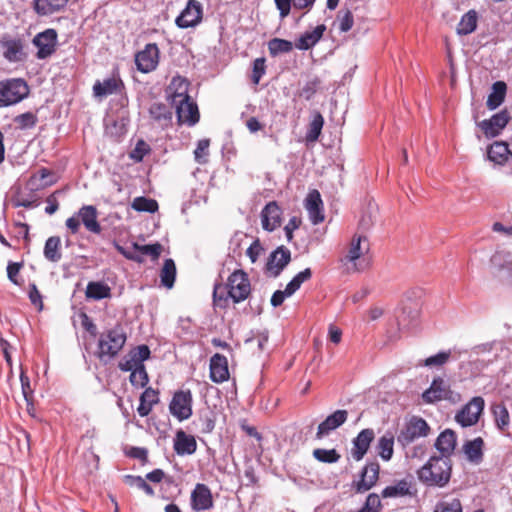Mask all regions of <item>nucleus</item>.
I'll list each match as a JSON object with an SVG mask.
<instances>
[{
	"instance_id": "nucleus-15",
	"label": "nucleus",
	"mask_w": 512,
	"mask_h": 512,
	"mask_svg": "<svg viewBox=\"0 0 512 512\" xmlns=\"http://www.w3.org/2000/svg\"><path fill=\"white\" fill-rule=\"evenodd\" d=\"M348 419V411L339 409L328 415L317 428L315 438L321 440L342 426Z\"/></svg>"
},
{
	"instance_id": "nucleus-40",
	"label": "nucleus",
	"mask_w": 512,
	"mask_h": 512,
	"mask_svg": "<svg viewBox=\"0 0 512 512\" xmlns=\"http://www.w3.org/2000/svg\"><path fill=\"white\" fill-rule=\"evenodd\" d=\"M394 446V435L390 432L385 433L379 438L377 444V450L380 457L388 461L392 458Z\"/></svg>"
},
{
	"instance_id": "nucleus-23",
	"label": "nucleus",
	"mask_w": 512,
	"mask_h": 512,
	"mask_svg": "<svg viewBox=\"0 0 512 512\" xmlns=\"http://www.w3.org/2000/svg\"><path fill=\"white\" fill-rule=\"evenodd\" d=\"M229 369L227 358L219 353L213 355L210 359V379L214 383H223L229 379Z\"/></svg>"
},
{
	"instance_id": "nucleus-45",
	"label": "nucleus",
	"mask_w": 512,
	"mask_h": 512,
	"mask_svg": "<svg viewBox=\"0 0 512 512\" xmlns=\"http://www.w3.org/2000/svg\"><path fill=\"white\" fill-rule=\"evenodd\" d=\"M151 117L166 125L172 118V112L170 108L163 103H153L149 109Z\"/></svg>"
},
{
	"instance_id": "nucleus-30",
	"label": "nucleus",
	"mask_w": 512,
	"mask_h": 512,
	"mask_svg": "<svg viewBox=\"0 0 512 512\" xmlns=\"http://www.w3.org/2000/svg\"><path fill=\"white\" fill-rule=\"evenodd\" d=\"M325 31L326 26L324 24L316 26L312 31H306L296 42V48L299 50L310 49L319 42Z\"/></svg>"
},
{
	"instance_id": "nucleus-56",
	"label": "nucleus",
	"mask_w": 512,
	"mask_h": 512,
	"mask_svg": "<svg viewBox=\"0 0 512 512\" xmlns=\"http://www.w3.org/2000/svg\"><path fill=\"white\" fill-rule=\"evenodd\" d=\"M23 267V262L9 261L7 265V277L15 285L20 286L22 282L19 280L18 275Z\"/></svg>"
},
{
	"instance_id": "nucleus-29",
	"label": "nucleus",
	"mask_w": 512,
	"mask_h": 512,
	"mask_svg": "<svg viewBox=\"0 0 512 512\" xmlns=\"http://www.w3.org/2000/svg\"><path fill=\"white\" fill-rule=\"evenodd\" d=\"M456 434L451 429H446L439 434L435 441V448L440 452V456L451 458L456 447Z\"/></svg>"
},
{
	"instance_id": "nucleus-51",
	"label": "nucleus",
	"mask_w": 512,
	"mask_h": 512,
	"mask_svg": "<svg viewBox=\"0 0 512 512\" xmlns=\"http://www.w3.org/2000/svg\"><path fill=\"white\" fill-rule=\"evenodd\" d=\"M37 121V115L30 111L17 115L14 118V122L17 124V127L21 130L31 129L35 127Z\"/></svg>"
},
{
	"instance_id": "nucleus-49",
	"label": "nucleus",
	"mask_w": 512,
	"mask_h": 512,
	"mask_svg": "<svg viewBox=\"0 0 512 512\" xmlns=\"http://www.w3.org/2000/svg\"><path fill=\"white\" fill-rule=\"evenodd\" d=\"M312 276V271L310 268H306L303 271L296 274L292 280L286 285L287 286V293L288 294H294L301 285L309 280Z\"/></svg>"
},
{
	"instance_id": "nucleus-57",
	"label": "nucleus",
	"mask_w": 512,
	"mask_h": 512,
	"mask_svg": "<svg viewBox=\"0 0 512 512\" xmlns=\"http://www.w3.org/2000/svg\"><path fill=\"white\" fill-rule=\"evenodd\" d=\"M319 85L320 80L318 78H314L306 82L300 91V96L305 98L306 100H310L317 92Z\"/></svg>"
},
{
	"instance_id": "nucleus-14",
	"label": "nucleus",
	"mask_w": 512,
	"mask_h": 512,
	"mask_svg": "<svg viewBox=\"0 0 512 512\" xmlns=\"http://www.w3.org/2000/svg\"><path fill=\"white\" fill-rule=\"evenodd\" d=\"M32 42L38 48L36 57L38 59H45L55 52L57 33L54 29H46L38 33Z\"/></svg>"
},
{
	"instance_id": "nucleus-7",
	"label": "nucleus",
	"mask_w": 512,
	"mask_h": 512,
	"mask_svg": "<svg viewBox=\"0 0 512 512\" xmlns=\"http://www.w3.org/2000/svg\"><path fill=\"white\" fill-rule=\"evenodd\" d=\"M429 431L430 427L423 418L413 416L397 435V441L401 446L406 447L416 439L426 437Z\"/></svg>"
},
{
	"instance_id": "nucleus-4",
	"label": "nucleus",
	"mask_w": 512,
	"mask_h": 512,
	"mask_svg": "<svg viewBox=\"0 0 512 512\" xmlns=\"http://www.w3.org/2000/svg\"><path fill=\"white\" fill-rule=\"evenodd\" d=\"M81 224L92 234H100L102 227L98 221V210L93 205H83L73 216L69 217L65 225L71 234L79 232Z\"/></svg>"
},
{
	"instance_id": "nucleus-32",
	"label": "nucleus",
	"mask_w": 512,
	"mask_h": 512,
	"mask_svg": "<svg viewBox=\"0 0 512 512\" xmlns=\"http://www.w3.org/2000/svg\"><path fill=\"white\" fill-rule=\"evenodd\" d=\"M159 402V392L151 387H148L140 396V403L137 412L141 417H146L150 414L153 406Z\"/></svg>"
},
{
	"instance_id": "nucleus-13",
	"label": "nucleus",
	"mask_w": 512,
	"mask_h": 512,
	"mask_svg": "<svg viewBox=\"0 0 512 512\" xmlns=\"http://www.w3.org/2000/svg\"><path fill=\"white\" fill-rule=\"evenodd\" d=\"M380 465L377 462L367 463L360 473V478L352 484L356 493H365L378 481Z\"/></svg>"
},
{
	"instance_id": "nucleus-39",
	"label": "nucleus",
	"mask_w": 512,
	"mask_h": 512,
	"mask_svg": "<svg viewBox=\"0 0 512 512\" xmlns=\"http://www.w3.org/2000/svg\"><path fill=\"white\" fill-rule=\"evenodd\" d=\"M491 262L494 266L498 267L507 277L512 278V254L504 251L496 252Z\"/></svg>"
},
{
	"instance_id": "nucleus-42",
	"label": "nucleus",
	"mask_w": 512,
	"mask_h": 512,
	"mask_svg": "<svg viewBox=\"0 0 512 512\" xmlns=\"http://www.w3.org/2000/svg\"><path fill=\"white\" fill-rule=\"evenodd\" d=\"M176 277V266L172 259H166L160 272L161 283L166 288L173 287Z\"/></svg>"
},
{
	"instance_id": "nucleus-58",
	"label": "nucleus",
	"mask_w": 512,
	"mask_h": 512,
	"mask_svg": "<svg viewBox=\"0 0 512 512\" xmlns=\"http://www.w3.org/2000/svg\"><path fill=\"white\" fill-rule=\"evenodd\" d=\"M265 74V59L257 58L253 62V74L252 80L255 84H258L262 76Z\"/></svg>"
},
{
	"instance_id": "nucleus-20",
	"label": "nucleus",
	"mask_w": 512,
	"mask_h": 512,
	"mask_svg": "<svg viewBox=\"0 0 512 512\" xmlns=\"http://www.w3.org/2000/svg\"><path fill=\"white\" fill-rule=\"evenodd\" d=\"M290 260V250L284 246H280L270 254L267 262V270L271 272L274 277H277Z\"/></svg>"
},
{
	"instance_id": "nucleus-5",
	"label": "nucleus",
	"mask_w": 512,
	"mask_h": 512,
	"mask_svg": "<svg viewBox=\"0 0 512 512\" xmlns=\"http://www.w3.org/2000/svg\"><path fill=\"white\" fill-rule=\"evenodd\" d=\"M126 340V333L120 325L106 330L99 337L98 357L101 360L114 358L123 348Z\"/></svg>"
},
{
	"instance_id": "nucleus-27",
	"label": "nucleus",
	"mask_w": 512,
	"mask_h": 512,
	"mask_svg": "<svg viewBox=\"0 0 512 512\" xmlns=\"http://www.w3.org/2000/svg\"><path fill=\"white\" fill-rule=\"evenodd\" d=\"M124 87L123 82L115 77L96 81L93 85V94L95 97L104 98L114 93L121 92Z\"/></svg>"
},
{
	"instance_id": "nucleus-11",
	"label": "nucleus",
	"mask_w": 512,
	"mask_h": 512,
	"mask_svg": "<svg viewBox=\"0 0 512 512\" xmlns=\"http://www.w3.org/2000/svg\"><path fill=\"white\" fill-rule=\"evenodd\" d=\"M150 349L147 345H139L130 350L118 363L121 371L132 372L144 366L143 362L150 357Z\"/></svg>"
},
{
	"instance_id": "nucleus-10",
	"label": "nucleus",
	"mask_w": 512,
	"mask_h": 512,
	"mask_svg": "<svg viewBox=\"0 0 512 512\" xmlns=\"http://www.w3.org/2000/svg\"><path fill=\"white\" fill-rule=\"evenodd\" d=\"M202 16V4L197 0H188L186 7L176 18L175 23L182 29L195 27L202 21Z\"/></svg>"
},
{
	"instance_id": "nucleus-2",
	"label": "nucleus",
	"mask_w": 512,
	"mask_h": 512,
	"mask_svg": "<svg viewBox=\"0 0 512 512\" xmlns=\"http://www.w3.org/2000/svg\"><path fill=\"white\" fill-rule=\"evenodd\" d=\"M452 475V460L445 456H431L417 471L421 483L429 487H445Z\"/></svg>"
},
{
	"instance_id": "nucleus-43",
	"label": "nucleus",
	"mask_w": 512,
	"mask_h": 512,
	"mask_svg": "<svg viewBox=\"0 0 512 512\" xmlns=\"http://www.w3.org/2000/svg\"><path fill=\"white\" fill-rule=\"evenodd\" d=\"M492 413L494 416L495 424L497 428L501 431H505L509 428L510 425V415L503 404H496L492 408Z\"/></svg>"
},
{
	"instance_id": "nucleus-22",
	"label": "nucleus",
	"mask_w": 512,
	"mask_h": 512,
	"mask_svg": "<svg viewBox=\"0 0 512 512\" xmlns=\"http://www.w3.org/2000/svg\"><path fill=\"white\" fill-rule=\"evenodd\" d=\"M375 433L373 429H363L353 440L352 457L356 461H360L367 453L370 444L374 440Z\"/></svg>"
},
{
	"instance_id": "nucleus-53",
	"label": "nucleus",
	"mask_w": 512,
	"mask_h": 512,
	"mask_svg": "<svg viewBox=\"0 0 512 512\" xmlns=\"http://www.w3.org/2000/svg\"><path fill=\"white\" fill-rule=\"evenodd\" d=\"M433 512H462V505L459 499L440 501L436 504Z\"/></svg>"
},
{
	"instance_id": "nucleus-33",
	"label": "nucleus",
	"mask_w": 512,
	"mask_h": 512,
	"mask_svg": "<svg viewBox=\"0 0 512 512\" xmlns=\"http://www.w3.org/2000/svg\"><path fill=\"white\" fill-rule=\"evenodd\" d=\"M34 10L38 15H52L62 10L68 3V0H33Z\"/></svg>"
},
{
	"instance_id": "nucleus-35",
	"label": "nucleus",
	"mask_w": 512,
	"mask_h": 512,
	"mask_svg": "<svg viewBox=\"0 0 512 512\" xmlns=\"http://www.w3.org/2000/svg\"><path fill=\"white\" fill-rule=\"evenodd\" d=\"M43 254L49 262L57 263L61 260V239L59 236H51L46 240Z\"/></svg>"
},
{
	"instance_id": "nucleus-19",
	"label": "nucleus",
	"mask_w": 512,
	"mask_h": 512,
	"mask_svg": "<svg viewBox=\"0 0 512 512\" xmlns=\"http://www.w3.org/2000/svg\"><path fill=\"white\" fill-rule=\"evenodd\" d=\"M305 208L312 224L317 225L324 221L323 201L318 190H312L308 193L305 199Z\"/></svg>"
},
{
	"instance_id": "nucleus-8",
	"label": "nucleus",
	"mask_w": 512,
	"mask_h": 512,
	"mask_svg": "<svg viewBox=\"0 0 512 512\" xmlns=\"http://www.w3.org/2000/svg\"><path fill=\"white\" fill-rule=\"evenodd\" d=\"M484 407V399L475 396L456 413L455 421L462 427H471L479 421Z\"/></svg>"
},
{
	"instance_id": "nucleus-60",
	"label": "nucleus",
	"mask_w": 512,
	"mask_h": 512,
	"mask_svg": "<svg viewBox=\"0 0 512 512\" xmlns=\"http://www.w3.org/2000/svg\"><path fill=\"white\" fill-rule=\"evenodd\" d=\"M149 152V147L148 145L140 140L135 148L133 149V151L131 152L130 154V157L135 160L136 162H140L143 160L144 156Z\"/></svg>"
},
{
	"instance_id": "nucleus-28",
	"label": "nucleus",
	"mask_w": 512,
	"mask_h": 512,
	"mask_svg": "<svg viewBox=\"0 0 512 512\" xmlns=\"http://www.w3.org/2000/svg\"><path fill=\"white\" fill-rule=\"evenodd\" d=\"M173 448L178 455H191L195 453L197 443L194 436L179 430L176 432Z\"/></svg>"
},
{
	"instance_id": "nucleus-62",
	"label": "nucleus",
	"mask_w": 512,
	"mask_h": 512,
	"mask_svg": "<svg viewBox=\"0 0 512 512\" xmlns=\"http://www.w3.org/2000/svg\"><path fill=\"white\" fill-rule=\"evenodd\" d=\"M364 506L371 512H378L381 507V500L376 493H371L367 496Z\"/></svg>"
},
{
	"instance_id": "nucleus-50",
	"label": "nucleus",
	"mask_w": 512,
	"mask_h": 512,
	"mask_svg": "<svg viewBox=\"0 0 512 512\" xmlns=\"http://www.w3.org/2000/svg\"><path fill=\"white\" fill-rule=\"evenodd\" d=\"M452 350L440 351L435 355L426 358L423 365L426 367H442L445 365L452 356Z\"/></svg>"
},
{
	"instance_id": "nucleus-36",
	"label": "nucleus",
	"mask_w": 512,
	"mask_h": 512,
	"mask_svg": "<svg viewBox=\"0 0 512 512\" xmlns=\"http://www.w3.org/2000/svg\"><path fill=\"white\" fill-rule=\"evenodd\" d=\"M85 295L89 299L102 300L111 296V289L104 282L91 281L86 286Z\"/></svg>"
},
{
	"instance_id": "nucleus-25",
	"label": "nucleus",
	"mask_w": 512,
	"mask_h": 512,
	"mask_svg": "<svg viewBox=\"0 0 512 512\" xmlns=\"http://www.w3.org/2000/svg\"><path fill=\"white\" fill-rule=\"evenodd\" d=\"M282 211L277 202L271 201L263 208L261 212V222L263 229L274 231L281 224Z\"/></svg>"
},
{
	"instance_id": "nucleus-26",
	"label": "nucleus",
	"mask_w": 512,
	"mask_h": 512,
	"mask_svg": "<svg viewBox=\"0 0 512 512\" xmlns=\"http://www.w3.org/2000/svg\"><path fill=\"white\" fill-rule=\"evenodd\" d=\"M188 87L189 82L185 78L180 76L173 77L167 89L168 98L171 103L189 100Z\"/></svg>"
},
{
	"instance_id": "nucleus-63",
	"label": "nucleus",
	"mask_w": 512,
	"mask_h": 512,
	"mask_svg": "<svg viewBox=\"0 0 512 512\" xmlns=\"http://www.w3.org/2000/svg\"><path fill=\"white\" fill-rule=\"evenodd\" d=\"M29 299L33 305L38 306L39 309H42V296L34 283L29 285Z\"/></svg>"
},
{
	"instance_id": "nucleus-24",
	"label": "nucleus",
	"mask_w": 512,
	"mask_h": 512,
	"mask_svg": "<svg viewBox=\"0 0 512 512\" xmlns=\"http://www.w3.org/2000/svg\"><path fill=\"white\" fill-rule=\"evenodd\" d=\"M509 119L510 117L507 111L504 110L494 114L489 120H483L479 126L483 130L486 137H496L507 125Z\"/></svg>"
},
{
	"instance_id": "nucleus-47",
	"label": "nucleus",
	"mask_w": 512,
	"mask_h": 512,
	"mask_svg": "<svg viewBox=\"0 0 512 512\" xmlns=\"http://www.w3.org/2000/svg\"><path fill=\"white\" fill-rule=\"evenodd\" d=\"M323 125H324V118L319 112H317L309 124V128L306 133V140L308 142H315L316 140H318V138L321 134Z\"/></svg>"
},
{
	"instance_id": "nucleus-37",
	"label": "nucleus",
	"mask_w": 512,
	"mask_h": 512,
	"mask_svg": "<svg viewBox=\"0 0 512 512\" xmlns=\"http://www.w3.org/2000/svg\"><path fill=\"white\" fill-rule=\"evenodd\" d=\"M488 158L496 164H504L511 152L505 142H494L488 149Z\"/></svg>"
},
{
	"instance_id": "nucleus-55",
	"label": "nucleus",
	"mask_w": 512,
	"mask_h": 512,
	"mask_svg": "<svg viewBox=\"0 0 512 512\" xmlns=\"http://www.w3.org/2000/svg\"><path fill=\"white\" fill-rule=\"evenodd\" d=\"M126 482L130 485H135L137 488L143 490L147 495L153 496V488L141 476L126 475Z\"/></svg>"
},
{
	"instance_id": "nucleus-44",
	"label": "nucleus",
	"mask_w": 512,
	"mask_h": 512,
	"mask_svg": "<svg viewBox=\"0 0 512 512\" xmlns=\"http://www.w3.org/2000/svg\"><path fill=\"white\" fill-rule=\"evenodd\" d=\"M131 207L137 212L155 213L159 206L155 199L145 196L135 197L131 203Z\"/></svg>"
},
{
	"instance_id": "nucleus-9",
	"label": "nucleus",
	"mask_w": 512,
	"mask_h": 512,
	"mask_svg": "<svg viewBox=\"0 0 512 512\" xmlns=\"http://www.w3.org/2000/svg\"><path fill=\"white\" fill-rule=\"evenodd\" d=\"M192 401L190 390H179L173 395L169 411L179 421L186 420L192 415Z\"/></svg>"
},
{
	"instance_id": "nucleus-18",
	"label": "nucleus",
	"mask_w": 512,
	"mask_h": 512,
	"mask_svg": "<svg viewBox=\"0 0 512 512\" xmlns=\"http://www.w3.org/2000/svg\"><path fill=\"white\" fill-rule=\"evenodd\" d=\"M213 507L212 493L208 486L202 483L196 484L191 493V508L194 511H205Z\"/></svg>"
},
{
	"instance_id": "nucleus-48",
	"label": "nucleus",
	"mask_w": 512,
	"mask_h": 512,
	"mask_svg": "<svg viewBox=\"0 0 512 512\" xmlns=\"http://www.w3.org/2000/svg\"><path fill=\"white\" fill-rule=\"evenodd\" d=\"M313 457L322 463H336L340 459V454L336 449H322L317 448L313 450Z\"/></svg>"
},
{
	"instance_id": "nucleus-31",
	"label": "nucleus",
	"mask_w": 512,
	"mask_h": 512,
	"mask_svg": "<svg viewBox=\"0 0 512 512\" xmlns=\"http://www.w3.org/2000/svg\"><path fill=\"white\" fill-rule=\"evenodd\" d=\"M484 441L481 437L467 441L463 445V452L467 460L473 464H480L483 460Z\"/></svg>"
},
{
	"instance_id": "nucleus-46",
	"label": "nucleus",
	"mask_w": 512,
	"mask_h": 512,
	"mask_svg": "<svg viewBox=\"0 0 512 512\" xmlns=\"http://www.w3.org/2000/svg\"><path fill=\"white\" fill-rule=\"evenodd\" d=\"M293 49V44L289 40L273 38L268 42V50L271 56L289 53Z\"/></svg>"
},
{
	"instance_id": "nucleus-12",
	"label": "nucleus",
	"mask_w": 512,
	"mask_h": 512,
	"mask_svg": "<svg viewBox=\"0 0 512 512\" xmlns=\"http://www.w3.org/2000/svg\"><path fill=\"white\" fill-rule=\"evenodd\" d=\"M159 62V49L155 43L147 44L135 56L137 69L142 73H149L156 69Z\"/></svg>"
},
{
	"instance_id": "nucleus-6",
	"label": "nucleus",
	"mask_w": 512,
	"mask_h": 512,
	"mask_svg": "<svg viewBox=\"0 0 512 512\" xmlns=\"http://www.w3.org/2000/svg\"><path fill=\"white\" fill-rule=\"evenodd\" d=\"M30 93L27 82L22 78H8L0 81V109L16 105Z\"/></svg>"
},
{
	"instance_id": "nucleus-34",
	"label": "nucleus",
	"mask_w": 512,
	"mask_h": 512,
	"mask_svg": "<svg viewBox=\"0 0 512 512\" xmlns=\"http://www.w3.org/2000/svg\"><path fill=\"white\" fill-rule=\"evenodd\" d=\"M413 494L411 483L405 479L399 480L394 485L385 487L381 493L383 498L412 496Z\"/></svg>"
},
{
	"instance_id": "nucleus-1",
	"label": "nucleus",
	"mask_w": 512,
	"mask_h": 512,
	"mask_svg": "<svg viewBox=\"0 0 512 512\" xmlns=\"http://www.w3.org/2000/svg\"><path fill=\"white\" fill-rule=\"evenodd\" d=\"M251 293L249 277L243 270H235L227 279L226 284L216 282L213 288V303L220 308H226L229 300L240 303Z\"/></svg>"
},
{
	"instance_id": "nucleus-61",
	"label": "nucleus",
	"mask_w": 512,
	"mask_h": 512,
	"mask_svg": "<svg viewBox=\"0 0 512 512\" xmlns=\"http://www.w3.org/2000/svg\"><path fill=\"white\" fill-rule=\"evenodd\" d=\"M354 24L353 14L350 10H346L340 18L339 29L341 32H348Z\"/></svg>"
},
{
	"instance_id": "nucleus-64",
	"label": "nucleus",
	"mask_w": 512,
	"mask_h": 512,
	"mask_svg": "<svg viewBox=\"0 0 512 512\" xmlns=\"http://www.w3.org/2000/svg\"><path fill=\"white\" fill-rule=\"evenodd\" d=\"M262 252V247L259 240H255L247 249L246 254L252 263H255Z\"/></svg>"
},
{
	"instance_id": "nucleus-41",
	"label": "nucleus",
	"mask_w": 512,
	"mask_h": 512,
	"mask_svg": "<svg viewBox=\"0 0 512 512\" xmlns=\"http://www.w3.org/2000/svg\"><path fill=\"white\" fill-rule=\"evenodd\" d=\"M477 27V14L474 10L465 13L458 26L457 33L459 35H468L472 33Z\"/></svg>"
},
{
	"instance_id": "nucleus-21",
	"label": "nucleus",
	"mask_w": 512,
	"mask_h": 512,
	"mask_svg": "<svg viewBox=\"0 0 512 512\" xmlns=\"http://www.w3.org/2000/svg\"><path fill=\"white\" fill-rule=\"evenodd\" d=\"M3 57L9 62H19L24 59L23 43L21 39L4 36L0 40Z\"/></svg>"
},
{
	"instance_id": "nucleus-54",
	"label": "nucleus",
	"mask_w": 512,
	"mask_h": 512,
	"mask_svg": "<svg viewBox=\"0 0 512 512\" xmlns=\"http://www.w3.org/2000/svg\"><path fill=\"white\" fill-rule=\"evenodd\" d=\"M129 380L134 387H145L149 381L145 366L132 371Z\"/></svg>"
},
{
	"instance_id": "nucleus-3",
	"label": "nucleus",
	"mask_w": 512,
	"mask_h": 512,
	"mask_svg": "<svg viewBox=\"0 0 512 512\" xmlns=\"http://www.w3.org/2000/svg\"><path fill=\"white\" fill-rule=\"evenodd\" d=\"M341 264L348 273L362 272L371 265L370 242L365 235L355 234L340 258Z\"/></svg>"
},
{
	"instance_id": "nucleus-38",
	"label": "nucleus",
	"mask_w": 512,
	"mask_h": 512,
	"mask_svg": "<svg viewBox=\"0 0 512 512\" xmlns=\"http://www.w3.org/2000/svg\"><path fill=\"white\" fill-rule=\"evenodd\" d=\"M507 85L503 81H497L492 85V92L487 99V107L490 110L498 108L504 101Z\"/></svg>"
},
{
	"instance_id": "nucleus-52",
	"label": "nucleus",
	"mask_w": 512,
	"mask_h": 512,
	"mask_svg": "<svg viewBox=\"0 0 512 512\" xmlns=\"http://www.w3.org/2000/svg\"><path fill=\"white\" fill-rule=\"evenodd\" d=\"M133 249L140 252L142 255H149L153 260H156L162 252V245L159 243L148 245L133 243Z\"/></svg>"
},
{
	"instance_id": "nucleus-16",
	"label": "nucleus",
	"mask_w": 512,
	"mask_h": 512,
	"mask_svg": "<svg viewBox=\"0 0 512 512\" xmlns=\"http://www.w3.org/2000/svg\"><path fill=\"white\" fill-rule=\"evenodd\" d=\"M450 390L447 382L441 378H434L430 387L422 393V399L425 403L432 404L443 399H450Z\"/></svg>"
},
{
	"instance_id": "nucleus-59",
	"label": "nucleus",
	"mask_w": 512,
	"mask_h": 512,
	"mask_svg": "<svg viewBox=\"0 0 512 512\" xmlns=\"http://www.w3.org/2000/svg\"><path fill=\"white\" fill-rule=\"evenodd\" d=\"M209 145H210V142L208 139H202V140L198 141L197 147L194 151L195 160L198 163L204 162V160H202V158L208 155Z\"/></svg>"
},
{
	"instance_id": "nucleus-17",
	"label": "nucleus",
	"mask_w": 512,
	"mask_h": 512,
	"mask_svg": "<svg viewBox=\"0 0 512 512\" xmlns=\"http://www.w3.org/2000/svg\"><path fill=\"white\" fill-rule=\"evenodd\" d=\"M175 106L178 122L194 126L199 122V110L197 104L191 100L180 101L173 103Z\"/></svg>"
}]
</instances>
